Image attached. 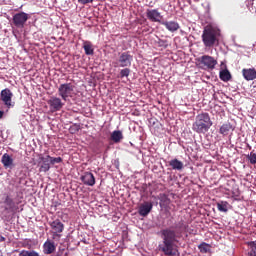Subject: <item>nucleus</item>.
I'll list each match as a JSON object with an SVG mask.
<instances>
[{"mask_svg":"<svg viewBox=\"0 0 256 256\" xmlns=\"http://www.w3.org/2000/svg\"><path fill=\"white\" fill-rule=\"evenodd\" d=\"M27 21H29V14L25 12L16 13L12 18V23L17 29H23Z\"/></svg>","mask_w":256,"mask_h":256,"instance_id":"obj_8","label":"nucleus"},{"mask_svg":"<svg viewBox=\"0 0 256 256\" xmlns=\"http://www.w3.org/2000/svg\"><path fill=\"white\" fill-rule=\"evenodd\" d=\"M1 163L4 169H13V167H15V160H13V157L7 153L2 155Z\"/></svg>","mask_w":256,"mask_h":256,"instance_id":"obj_15","label":"nucleus"},{"mask_svg":"<svg viewBox=\"0 0 256 256\" xmlns=\"http://www.w3.org/2000/svg\"><path fill=\"white\" fill-rule=\"evenodd\" d=\"M118 63L119 67H131V63H133V55H131V52H122L119 55Z\"/></svg>","mask_w":256,"mask_h":256,"instance_id":"obj_11","label":"nucleus"},{"mask_svg":"<svg viewBox=\"0 0 256 256\" xmlns=\"http://www.w3.org/2000/svg\"><path fill=\"white\" fill-rule=\"evenodd\" d=\"M200 253H209L211 251V245L203 242L198 246Z\"/></svg>","mask_w":256,"mask_h":256,"instance_id":"obj_27","label":"nucleus"},{"mask_svg":"<svg viewBox=\"0 0 256 256\" xmlns=\"http://www.w3.org/2000/svg\"><path fill=\"white\" fill-rule=\"evenodd\" d=\"M201 69L213 71L217 67V59L213 56L203 55L196 59Z\"/></svg>","mask_w":256,"mask_h":256,"instance_id":"obj_5","label":"nucleus"},{"mask_svg":"<svg viewBox=\"0 0 256 256\" xmlns=\"http://www.w3.org/2000/svg\"><path fill=\"white\" fill-rule=\"evenodd\" d=\"M161 25L166 27L170 33H175V31H179V23L175 21H162Z\"/></svg>","mask_w":256,"mask_h":256,"instance_id":"obj_19","label":"nucleus"},{"mask_svg":"<svg viewBox=\"0 0 256 256\" xmlns=\"http://www.w3.org/2000/svg\"><path fill=\"white\" fill-rule=\"evenodd\" d=\"M55 256H61V254H60V253H57Z\"/></svg>","mask_w":256,"mask_h":256,"instance_id":"obj_39","label":"nucleus"},{"mask_svg":"<svg viewBox=\"0 0 256 256\" xmlns=\"http://www.w3.org/2000/svg\"><path fill=\"white\" fill-rule=\"evenodd\" d=\"M146 17L149 21H152V23H161V20L163 19L161 12L157 9H148L146 11Z\"/></svg>","mask_w":256,"mask_h":256,"instance_id":"obj_12","label":"nucleus"},{"mask_svg":"<svg viewBox=\"0 0 256 256\" xmlns=\"http://www.w3.org/2000/svg\"><path fill=\"white\" fill-rule=\"evenodd\" d=\"M58 95L63 101H69V99L75 95V85L72 83L60 84L58 87Z\"/></svg>","mask_w":256,"mask_h":256,"instance_id":"obj_4","label":"nucleus"},{"mask_svg":"<svg viewBox=\"0 0 256 256\" xmlns=\"http://www.w3.org/2000/svg\"><path fill=\"white\" fill-rule=\"evenodd\" d=\"M50 227L53 231L52 238L61 239V233L65 231V224L61 220L56 219L50 223Z\"/></svg>","mask_w":256,"mask_h":256,"instance_id":"obj_7","label":"nucleus"},{"mask_svg":"<svg viewBox=\"0 0 256 256\" xmlns=\"http://www.w3.org/2000/svg\"><path fill=\"white\" fill-rule=\"evenodd\" d=\"M230 131H233V125H231L229 122L224 123L219 129L220 135H223L224 137H227Z\"/></svg>","mask_w":256,"mask_h":256,"instance_id":"obj_21","label":"nucleus"},{"mask_svg":"<svg viewBox=\"0 0 256 256\" xmlns=\"http://www.w3.org/2000/svg\"><path fill=\"white\" fill-rule=\"evenodd\" d=\"M169 166L174 170V171H181L184 167L183 162H181L179 159L174 158L169 161Z\"/></svg>","mask_w":256,"mask_h":256,"instance_id":"obj_20","label":"nucleus"},{"mask_svg":"<svg viewBox=\"0 0 256 256\" xmlns=\"http://www.w3.org/2000/svg\"><path fill=\"white\" fill-rule=\"evenodd\" d=\"M219 78L221 81H224V83H227V81H231V72H229L227 69H224L220 71Z\"/></svg>","mask_w":256,"mask_h":256,"instance_id":"obj_24","label":"nucleus"},{"mask_svg":"<svg viewBox=\"0 0 256 256\" xmlns=\"http://www.w3.org/2000/svg\"><path fill=\"white\" fill-rule=\"evenodd\" d=\"M131 75V69L129 68H124L120 71V78L123 79L124 77H128Z\"/></svg>","mask_w":256,"mask_h":256,"instance_id":"obj_31","label":"nucleus"},{"mask_svg":"<svg viewBox=\"0 0 256 256\" xmlns=\"http://www.w3.org/2000/svg\"><path fill=\"white\" fill-rule=\"evenodd\" d=\"M19 256H39V254L37 253V251L35 250H32V251H29V250H21L19 252Z\"/></svg>","mask_w":256,"mask_h":256,"instance_id":"obj_28","label":"nucleus"},{"mask_svg":"<svg viewBox=\"0 0 256 256\" xmlns=\"http://www.w3.org/2000/svg\"><path fill=\"white\" fill-rule=\"evenodd\" d=\"M247 245L249 247V253L250 256H256V240L247 242Z\"/></svg>","mask_w":256,"mask_h":256,"instance_id":"obj_26","label":"nucleus"},{"mask_svg":"<svg viewBox=\"0 0 256 256\" xmlns=\"http://www.w3.org/2000/svg\"><path fill=\"white\" fill-rule=\"evenodd\" d=\"M201 39L206 49L217 47L219 39H221V29L213 24H208L203 28Z\"/></svg>","mask_w":256,"mask_h":256,"instance_id":"obj_2","label":"nucleus"},{"mask_svg":"<svg viewBox=\"0 0 256 256\" xmlns=\"http://www.w3.org/2000/svg\"><path fill=\"white\" fill-rule=\"evenodd\" d=\"M162 243L158 245L159 251L166 256L177 255V232L170 228L162 229L160 231Z\"/></svg>","mask_w":256,"mask_h":256,"instance_id":"obj_1","label":"nucleus"},{"mask_svg":"<svg viewBox=\"0 0 256 256\" xmlns=\"http://www.w3.org/2000/svg\"><path fill=\"white\" fill-rule=\"evenodd\" d=\"M187 224H185V222L180 221L177 225H176V229H179L181 232L183 231H187Z\"/></svg>","mask_w":256,"mask_h":256,"instance_id":"obj_33","label":"nucleus"},{"mask_svg":"<svg viewBox=\"0 0 256 256\" xmlns=\"http://www.w3.org/2000/svg\"><path fill=\"white\" fill-rule=\"evenodd\" d=\"M160 201L164 205H169V203H171V200L169 199V196H167V194H160Z\"/></svg>","mask_w":256,"mask_h":256,"instance_id":"obj_30","label":"nucleus"},{"mask_svg":"<svg viewBox=\"0 0 256 256\" xmlns=\"http://www.w3.org/2000/svg\"><path fill=\"white\" fill-rule=\"evenodd\" d=\"M51 156L47 155L46 157H40L42 164L40 166V172L47 173L51 169Z\"/></svg>","mask_w":256,"mask_h":256,"instance_id":"obj_18","label":"nucleus"},{"mask_svg":"<svg viewBox=\"0 0 256 256\" xmlns=\"http://www.w3.org/2000/svg\"><path fill=\"white\" fill-rule=\"evenodd\" d=\"M122 139H123V132H121V130H116L112 132L111 141H113L114 143H121Z\"/></svg>","mask_w":256,"mask_h":256,"instance_id":"obj_23","label":"nucleus"},{"mask_svg":"<svg viewBox=\"0 0 256 256\" xmlns=\"http://www.w3.org/2000/svg\"><path fill=\"white\" fill-rule=\"evenodd\" d=\"M213 126V121H211V116L209 113H201L196 116L195 122L192 124V130L195 133L205 134Z\"/></svg>","mask_w":256,"mask_h":256,"instance_id":"obj_3","label":"nucleus"},{"mask_svg":"<svg viewBox=\"0 0 256 256\" xmlns=\"http://www.w3.org/2000/svg\"><path fill=\"white\" fill-rule=\"evenodd\" d=\"M94 0H78V3H81V5H87L89 3H93Z\"/></svg>","mask_w":256,"mask_h":256,"instance_id":"obj_36","label":"nucleus"},{"mask_svg":"<svg viewBox=\"0 0 256 256\" xmlns=\"http://www.w3.org/2000/svg\"><path fill=\"white\" fill-rule=\"evenodd\" d=\"M0 97H1V101H3L7 109H11V107H15V103L13 102V92H11L9 88H5L4 90H2Z\"/></svg>","mask_w":256,"mask_h":256,"instance_id":"obj_9","label":"nucleus"},{"mask_svg":"<svg viewBox=\"0 0 256 256\" xmlns=\"http://www.w3.org/2000/svg\"><path fill=\"white\" fill-rule=\"evenodd\" d=\"M4 114H5V112H3V110H0V119H3Z\"/></svg>","mask_w":256,"mask_h":256,"instance_id":"obj_37","label":"nucleus"},{"mask_svg":"<svg viewBox=\"0 0 256 256\" xmlns=\"http://www.w3.org/2000/svg\"><path fill=\"white\" fill-rule=\"evenodd\" d=\"M80 130H81V125H79V124H74L69 129L70 133H72V134H75V133L79 132Z\"/></svg>","mask_w":256,"mask_h":256,"instance_id":"obj_32","label":"nucleus"},{"mask_svg":"<svg viewBox=\"0 0 256 256\" xmlns=\"http://www.w3.org/2000/svg\"><path fill=\"white\" fill-rule=\"evenodd\" d=\"M21 201H15L11 196L7 195L4 199V213H19L23 211V208H19ZM20 209V210H19Z\"/></svg>","mask_w":256,"mask_h":256,"instance_id":"obj_6","label":"nucleus"},{"mask_svg":"<svg viewBox=\"0 0 256 256\" xmlns=\"http://www.w3.org/2000/svg\"><path fill=\"white\" fill-rule=\"evenodd\" d=\"M242 75L246 81H255L256 70L255 68H244L242 69Z\"/></svg>","mask_w":256,"mask_h":256,"instance_id":"obj_17","label":"nucleus"},{"mask_svg":"<svg viewBox=\"0 0 256 256\" xmlns=\"http://www.w3.org/2000/svg\"><path fill=\"white\" fill-rule=\"evenodd\" d=\"M158 46L159 47H164V49H167V47H169V43L167 42V40H158Z\"/></svg>","mask_w":256,"mask_h":256,"instance_id":"obj_35","label":"nucleus"},{"mask_svg":"<svg viewBox=\"0 0 256 256\" xmlns=\"http://www.w3.org/2000/svg\"><path fill=\"white\" fill-rule=\"evenodd\" d=\"M48 105L53 113L57 111H61L63 107L65 106V103L61 100V98L57 96H51L48 100Z\"/></svg>","mask_w":256,"mask_h":256,"instance_id":"obj_10","label":"nucleus"},{"mask_svg":"<svg viewBox=\"0 0 256 256\" xmlns=\"http://www.w3.org/2000/svg\"><path fill=\"white\" fill-rule=\"evenodd\" d=\"M57 250L55 242L51 240H46L43 244V253L44 255H53V252Z\"/></svg>","mask_w":256,"mask_h":256,"instance_id":"obj_16","label":"nucleus"},{"mask_svg":"<svg viewBox=\"0 0 256 256\" xmlns=\"http://www.w3.org/2000/svg\"><path fill=\"white\" fill-rule=\"evenodd\" d=\"M50 164L51 165H55V163H63V158H61V157H51L50 156Z\"/></svg>","mask_w":256,"mask_h":256,"instance_id":"obj_34","label":"nucleus"},{"mask_svg":"<svg viewBox=\"0 0 256 256\" xmlns=\"http://www.w3.org/2000/svg\"><path fill=\"white\" fill-rule=\"evenodd\" d=\"M247 159L250 161L251 165H256V153L254 151L250 152Z\"/></svg>","mask_w":256,"mask_h":256,"instance_id":"obj_29","label":"nucleus"},{"mask_svg":"<svg viewBox=\"0 0 256 256\" xmlns=\"http://www.w3.org/2000/svg\"><path fill=\"white\" fill-rule=\"evenodd\" d=\"M3 241H5V237L0 236V243H3Z\"/></svg>","mask_w":256,"mask_h":256,"instance_id":"obj_38","label":"nucleus"},{"mask_svg":"<svg viewBox=\"0 0 256 256\" xmlns=\"http://www.w3.org/2000/svg\"><path fill=\"white\" fill-rule=\"evenodd\" d=\"M153 210V202H144L139 206L138 213L141 217H147Z\"/></svg>","mask_w":256,"mask_h":256,"instance_id":"obj_14","label":"nucleus"},{"mask_svg":"<svg viewBox=\"0 0 256 256\" xmlns=\"http://www.w3.org/2000/svg\"><path fill=\"white\" fill-rule=\"evenodd\" d=\"M83 49L85 51V55H95V49L93 48V44L89 41H84Z\"/></svg>","mask_w":256,"mask_h":256,"instance_id":"obj_22","label":"nucleus"},{"mask_svg":"<svg viewBox=\"0 0 256 256\" xmlns=\"http://www.w3.org/2000/svg\"><path fill=\"white\" fill-rule=\"evenodd\" d=\"M228 207H229V202L227 201H221L217 203V209L222 213H227V211H229Z\"/></svg>","mask_w":256,"mask_h":256,"instance_id":"obj_25","label":"nucleus"},{"mask_svg":"<svg viewBox=\"0 0 256 256\" xmlns=\"http://www.w3.org/2000/svg\"><path fill=\"white\" fill-rule=\"evenodd\" d=\"M80 181H82V183L84 185H87L88 187H93L95 185V183H96L95 175H93V173H91V172H85L80 177Z\"/></svg>","mask_w":256,"mask_h":256,"instance_id":"obj_13","label":"nucleus"}]
</instances>
